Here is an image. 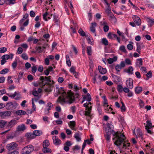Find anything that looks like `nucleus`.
<instances>
[{"instance_id": "f257e3e1", "label": "nucleus", "mask_w": 154, "mask_h": 154, "mask_svg": "<svg viewBox=\"0 0 154 154\" xmlns=\"http://www.w3.org/2000/svg\"><path fill=\"white\" fill-rule=\"evenodd\" d=\"M114 133L113 138L114 144L117 146L122 145L123 149H128L130 146V143L127 142V140L125 135L120 132H114Z\"/></svg>"}, {"instance_id": "f03ea898", "label": "nucleus", "mask_w": 154, "mask_h": 154, "mask_svg": "<svg viewBox=\"0 0 154 154\" xmlns=\"http://www.w3.org/2000/svg\"><path fill=\"white\" fill-rule=\"evenodd\" d=\"M54 92L57 95L60 94H61L63 97L62 100L64 102L71 104L74 102L75 100L74 94L71 91L66 93L64 91V89L63 88H59L58 86H56V89H55Z\"/></svg>"}, {"instance_id": "7ed1b4c3", "label": "nucleus", "mask_w": 154, "mask_h": 154, "mask_svg": "<svg viewBox=\"0 0 154 154\" xmlns=\"http://www.w3.org/2000/svg\"><path fill=\"white\" fill-rule=\"evenodd\" d=\"M51 76L48 77L41 76L39 78V83L41 87H44L51 82Z\"/></svg>"}, {"instance_id": "20e7f679", "label": "nucleus", "mask_w": 154, "mask_h": 154, "mask_svg": "<svg viewBox=\"0 0 154 154\" xmlns=\"http://www.w3.org/2000/svg\"><path fill=\"white\" fill-rule=\"evenodd\" d=\"M17 106V103L15 102H9L5 105L6 109L13 110L16 109Z\"/></svg>"}, {"instance_id": "39448f33", "label": "nucleus", "mask_w": 154, "mask_h": 154, "mask_svg": "<svg viewBox=\"0 0 154 154\" xmlns=\"http://www.w3.org/2000/svg\"><path fill=\"white\" fill-rule=\"evenodd\" d=\"M34 147L31 145H29L23 148V149L26 153L30 154L34 150Z\"/></svg>"}, {"instance_id": "423d86ee", "label": "nucleus", "mask_w": 154, "mask_h": 154, "mask_svg": "<svg viewBox=\"0 0 154 154\" xmlns=\"http://www.w3.org/2000/svg\"><path fill=\"white\" fill-rule=\"evenodd\" d=\"M125 66V62L123 61L121 62L120 64H117L115 66V69L117 71L116 72L117 74H119V72H120L121 69L122 68H124Z\"/></svg>"}, {"instance_id": "0eeeda50", "label": "nucleus", "mask_w": 154, "mask_h": 154, "mask_svg": "<svg viewBox=\"0 0 154 154\" xmlns=\"http://www.w3.org/2000/svg\"><path fill=\"white\" fill-rule=\"evenodd\" d=\"M46 92H51L53 89V86L49 83L45 86L42 87Z\"/></svg>"}, {"instance_id": "6e6552de", "label": "nucleus", "mask_w": 154, "mask_h": 154, "mask_svg": "<svg viewBox=\"0 0 154 154\" xmlns=\"http://www.w3.org/2000/svg\"><path fill=\"white\" fill-rule=\"evenodd\" d=\"M11 115V112L9 111H6L0 112V117L2 118H5V117H8Z\"/></svg>"}, {"instance_id": "1a4fd4ad", "label": "nucleus", "mask_w": 154, "mask_h": 154, "mask_svg": "<svg viewBox=\"0 0 154 154\" xmlns=\"http://www.w3.org/2000/svg\"><path fill=\"white\" fill-rule=\"evenodd\" d=\"M17 146V144L16 143L12 142L8 144L6 146V148L8 150H11L16 148Z\"/></svg>"}, {"instance_id": "9d476101", "label": "nucleus", "mask_w": 154, "mask_h": 154, "mask_svg": "<svg viewBox=\"0 0 154 154\" xmlns=\"http://www.w3.org/2000/svg\"><path fill=\"white\" fill-rule=\"evenodd\" d=\"M53 143L56 146L59 145L61 143V141L58 138L57 136H54L52 137Z\"/></svg>"}, {"instance_id": "9b49d317", "label": "nucleus", "mask_w": 154, "mask_h": 154, "mask_svg": "<svg viewBox=\"0 0 154 154\" xmlns=\"http://www.w3.org/2000/svg\"><path fill=\"white\" fill-rule=\"evenodd\" d=\"M126 85L127 87L131 89L133 88V81L132 79L129 78V79L126 80Z\"/></svg>"}, {"instance_id": "f8f14e48", "label": "nucleus", "mask_w": 154, "mask_h": 154, "mask_svg": "<svg viewBox=\"0 0 154 154\" xmlns=\"http://www.w3.org/2000/svg\"><path fill=\"white\" fill-rule=\"evenodd\" d=\"M133 19L137 25L140 26L141 25V20L139 17L136 15H134L133 16Z\"/></svg>"}, {"instance_id": "ddd939ff", "label": "nucleus", "mask_w": 154, "mask_h": 154, "mask_svg": "<svg viewBox=\"0 0 154 154\" xmlns=\"http://www.w3.org/2000/svg\"><path fill=\"white\" fill-rule=\"evenodd\" d=\"M53 107V105L51 102H48L47 103L46 108L45 109V113L48 114L49 113V111Z\"/></svg>"}, {"instance_id": "4468645a", "label": "nucleus", "mask_w": 154, "mask_h": 154, "mask_svg": "<svg viewBox=\"0 0 154 154\" xmlns=\"http://www.w3.org/2000/svg\"><path fill=\"white\" fill-rule=\"evenodd\" d=\"M17 123V122L16 120L14 119H12L8 122L7 125V126L9 128H12L14 127Z\"/></svg>"}, {"instance_id": "2eb2a0df", "label": "nucleus", "mask_w": 154, "mask_h": 154, "mask_svg": "<svg viewBox=\"0 0 154 154\" xmlns=\"http://www.w3.org/2000/svg\"><path fill=\"white\" fill-rule=\"evenodd\" d=\"M91 25L90 27V30L96 36V29L95 28L97 26V23L95 22H94L91 23Z\"/></svg>"}, {"instance_id": "dca6fc26", "label": "nucleus", "mask_w": 154, "mask_h": 154, "mask_svg": "<svg viewBox=\"0 0 154 154\" xmlns=\"http://www.w3.org/2000/svg\"><path fill=\"white\" fill-rule=\"evenodd\" d=\"M108 15L109 17V20L111 21L112 22L114 23H116L117 21L116 19L112 13H110Z\"/></svg>"}, {"instance_id": "f3484780", "label": "nucleus", "mask_w": 154, "mask_h": 154, "mask_svg": "<svg viewBox=\"0 0 154 154\" xmlns=\"http://www.w3.org/2000/svg\"><path fill=\"white\" fill-rule=\"evenodd\" d=\"M146 20L149 26H151L154 24V19H151L149 17H147Z\"/></svg>"}, {"instance_id": "a211bd4d", "label": "nucleus", "mask_w": 154, "mask_h": 154, "mask_svg": "<svg viewBox=\"0 0 154 154\" xmlns=\"http://www.w3.org/2000/svg\"><path fill=\"white\" fill-rule=\"evenodd\" d=\"M135 64L136 67H140L142 65L143 61L142 59L140 58L137 59Z\"/></svg>"}, {"instance_id": "6ab92c4d", "label": "nucleus", "mask_w": 154, "mask_h": 154, "mask_svg": "<svg viewBox=\"0 0 154 154\" xmlns=\"http://www.w3.org/2000/svg\"><path fill=\"white\" fill-rule=\"evenodd\" d=\"M26 128L24 124L19 125L17 128V131H23Z\"/></svg>"}, {"instance_id": "aec40b11", "label": "nucleus", "mask_w": 154, "mask_h": 154, "mask_svg": "<svg viewBox=\"0 0 154 154\" xmlns=\"http://www.w3.org/2000/svg\"><path fill=\"white\" fill-rule=\"evenodd\" d=\"M98 69L99 72L102 74H105L106 72V69L102 68L101 66H98Z\"/></svg>"}, {"instance_id": "412c9836", "label": "nucleus", "mask_w": 154, "mask_h": 154, "mask_svg": "<svg viewBox=\"0 0 154 154\" xmlns=\"http://www.w3.org/2000/svg\"><path fill=\"white\" fill-rule=\"evenodd\" d=\"M106 4L107 5V7H106V9L105 10V12L108 15L112 13L111 12V9L109 3L108 2H106Z\"/></svg>"}, {"instance_id": "4be33fe9", "label": "nucleus", "mask_w": 154, "mask_h": 154, "mask_svg": "<svg viewBox=\"0 0 154 154\" xmlns=\"http://www.w3.org/2000/svg\"><path fill=\"white\" fill-rule=\"evenodd\" d=\"M133 69L132 66L129 67L127 69L125 70V72L128 73L129 75H132L133 73Z\"/></svg>"}, {"instance_id": "5701e85b", "label": "nucleus", "mask_w": 154, "mask_h": 154, "mask_svg": "<svg viewBox=\"0 0 154 154\" xmlns=\"http://www.w3.org/2000/svg\"><path fill=\"white\" fill-rule=\"evenodd\" d=\"M34 136H39L41 135L42 132L41 131L37 130H35L33 132Z\"/></svg>"}, {"instance_id": "b1692460", "label": "nucleus", "mask_w": 154, "mask_h": 154, "mask_svg": "<svg viewBox=\"0 0 154 154\" xmlns=\"http://www.w3.org/2000/svg\"><path fill=\"white\" fill-rule=\"evenodd\" d=\"M15 113L17 115L22 116L24 115L26 113V112L25 111L23 110H18L15 112Z\"/></svg>"}, {"instance_id": "393cba45", "label": "nucleus", "mask_w": 154, "mask_h": 154, "mask_svg": "<svg viewBox=\"0 0 154 154\" xmlns=\"http://www.w3.org/2000/svg\"><path fill=\"white\" fill-rule=\"evenodd\" d=\"M74 137L76 139L77 141L79 142L81 141V139L79 133H75L74 135Z\"/></svg>"}, {"instance_id": "a878e982", "label": "nucleus", "mask_w": 154, "mask_h": 154, "mask_svg": "<svg viewBox=\"0 0 154 154\" xmlns=\"http://www.w3.org/2000/svg\"><path fill=\"white\" fill-rule=\"evenodd\" d=\"M42 151L44 153H50L51 152V149L48 147H43Z\"/></svg>"}, {"instance_id": "bb28decb", "label": "nucleus", "mask_w": 154, "mask_h": 154, "mask_svg": "<svg viewBox=\"0 0 154 154\" xmlns=\"http://www.w3.org/2000/svg\"><path fill=\"white\" fill-rule=\"evenodd\" d=\"M26 136L27 138L31 139H34L35 137L34 136L33 133H27Z\"/></svg>"}, {"instance_id": "cd10ccee", "label": "nucleus", "mask_w": 154, "mask_h": 154, "mask_svg": "<svg viewBox=\"0 0 154 154\" xmlns=\"http://www.w3.org/2000/svg\"><path fill=\"white\" fill-rule=\"evenodd\" d=\"M142 90V88L141 87H137L135 88V92L137 94H139L141 93Z\"/></svg>"}, {"instance_id": "c85d7f7f", "label": "nucleus", "mask_w": 154, "mask_h": 154, "mask_svg": "<svg viewBox=\"0 0 154 154\" xmlns=\"http://www.w3.org/2000/svg\"><path fill=\"white\" fill-rule=\"evenodd\" d=\"M109 131H108V132L106 133V134L105 136L106 140L108 142H109L110 139V135L111 134V131L109 132Z\"/></svg>"}, {"instance_id": "c756f323", "label": "nucleus", "mask_w": 154, "mask_h": 154, "mask_svg": "<svg viewBox=\"0 0 154 154\" xmlns=\"http://www.w3.org/2000/svg\"><path fill=\"white\" fill-rule=\"evenodd\" d=\"M69 125L72 129L74 130L75 131L76 130L74 128L75 125V122L74 121H72L70 122L69 124Z\"/></svg>"}, {"instance_id": "7c9ffc66", "label": "nucleus", "mask_w": 154, "mask_h": 154, "mask_svg": "<svg viewBox=\"0 0 154 154\" xmlns=\"http://www.w3.org/2000/svg\"><path fill=\"white\" fill-rule=\"evenodd\" d=\"M49 145V141L47 140H45L43 143V147H48Z\"/></svg>"}, {"instance_id": "2f4dec72", "label": "nucleus", "mask_w": 154, "mask_h": 154, "mask_svg": "<svg viewBox=\"0 0 154 154\" xmlns=\"http://www.w3.org/2000/svg\"><path fill=\"white\" fill-rule=\"evenodd\" d=\"M117 60L116 57H114L113 58H110L108 59V62L109 64H111L114 62L116 61Z\"/></svg>"}, {"instance_id": "473e14b6", "label": "nucleus", "mask_w": 154, "mask_h": 154, "mask_svg": "<svg viewBox=\"0 0 154 154\" xmlns=\"http://www.w3.org/2000/svg\"><path fill=\"white\" fill-rule=\"evenodd\" d=\"M73 24L74 26V28H73L72 26H70V28L72 30V32L74 33H76V29L78 28L77 26H76V24L74 23L73 22Z\"/></svg>"}, {"instance_id": "72a5a7b5", "label": "nucleus", "mask_w": 154, "mask_h": 154, "mask_svg": "<svg viewBox=\"0 0 154 154\" xmlns=\"http://www.w3.org/2000/svg\"><path fill=\"white\" fill-rule=\"evenodd\" d=\"M119 50L125 53H127V51L125 49V46L124 45L121 46L119 48Z\"/></svg>"}, {"instance_id": "f704fd0d", "label": "nucleus", "mask_w": 154, "mask_h": 154, "mask_svg": "<svg viewBox=\"0 0 154 154\" xmlns=\"http://www.w3.org/2000/svg\"><path fill=\"white\" fill-rule=\"evenodd\" d=\"M6 4L8 5H13L15 3V0H5Z\"/></svg>"}, {"instance_id": "c9c22d12", "label": "nucleus", "mask_w": 154, "mask_h": 154, "mask_svg": "<svg viewBox=\"0 0 154 154\" xmlns=\"http://www.w3.org/2000/svg\"><path fill=\"white\" fill-rule=\"evenodd\" d=\"M102 98L103 99V103L104 104V106L105 105H107L106 106V107H108L109 105H108V102L107 99H106V97L105 96H102Z\"/></svg>"}, {"instance_id": "e433bc0d", "label": "nucleus", "mask_w": 154, "mask_h": 154, "mask_svg": "<svg viewBox=\"0 0 154 154\" xmlns=\"http://www.w3.org/2000/svg\"><path fill=\"white\" fill-rule=\"evenodd\" d=\"M146 122L147 124L145 126V128H152V123L151 121L149 120H147Z\"/></svg>"}, {"instance_id": "4c0bfd02", "label": "nucleus", "mask_w": 154, "mask_h": 154, "mask_svg": "<svg viewBox=\"0 0 154 154\" xmlns=\"http://www.w3.org/2000/svg\"><path fill=\"white\" fill-rule=\"evenodd\" d=\"M29 17V14L27 13H26L23 16V18L20 20V23H22L24 21L27 19Z\"/></svg>"}, {"instance_id": "58836bf2", "label": "nucleus", "mask_w": 154, "mask_h": 154, "mask_svg": "<svg viewBox=\"0 0 154 154\" xmlns=\"http://www.w3.org/2000/svg\"><path fill=\"white\" fill-rule=\"evenodd\" d=\"M101 43L104 45L106 46L108 44V42L106 38H103L101 39Z\"/></svg>"}, {"instance_id": "ea45409f", "label": "nucleus", "mask_w": 154, "mask_h": 154, "mask_svg": "<svg viewBox=\"0 0 154 154\" xmlns=\"http://www.w3.org/2000/svg\"><path fill=\"white\" fill-rule=\"evenodd\" d=\"M66 63L67 65L69 66H71V62L70 60L69 57L68 55H66Z\"/></svg>"}, {"instance_id": "a19ab883", "label": "nucleus", "mask_w": 154, "mask_h": 154, "mask_svg": "<svg viewBox=\"0 0 154 154\" xmlns=\"http://www.w3.org/2000/svg\"><path fill=\"white\" fill-rule=\"evenodd\" d=\"M123 88L122 85H118L117 88L118 91L119 92H122Z\"/></svg>"}, {"instance_id": "79ce46f5", "label": "nucleus", "mask_w": 154, "mask_h": 154, "mask_svg": "<svg viewBox=\"0 0 154 154\" xmlns=\"http://www.w3.org/2000/svg\"><path fill=\"white\" fill-rule=\"evenodd\" d=\"M97 109L98 111V113L100 115L102 114V112L101 106L100 104H98L97 106Z\"/></svg>"}, {"instance_id": "37998d69", "label": "nucleus", "mask_w": 154, "mask_h": 154, "mask_svg": "<svg viewBox=\"0 0 154 154\" xmlns=\"http://www.w3.org/2000/svg\"><path fill=\"white\" fill-rule=\"evenodd\" d=\"M6 123L7 122L4 120L0 121V128H3Z\"/></svg>"}, {"instance_id": "c03bdc74", "label": "nucleus", "mask_w": 154, "mask_h": 154, "mask_svg": "<svg viewBox=\"0 0 154 154\" xmlns=\"http://www.w3.org/2000/svg\"><path fill=\"white\" fill-rule=\"evenodd\" d=\"M21 57L24 60H27L28 59V57L26 53L22 54L21 55Z\"/></svg>"}, {"instance_id": "a18cd8bd", "label": "nucleus", "mask_w": 154, "mask_h": 154, "mask_svg": "<svg viewBox=\"0 0 154 154\" xmlns=\"http://www.w3.org/2000/svg\"><path fill=\"white\" fill-rule=\"evenodd\" d=\"M48 13L47 11L43 14V19L45 21H47L48 20V19H47V18H48Z\"/></svg>"}, {"instance_id": "49530a36", "label": "nucleus", "mask_w": 154, "mask_h": 154, "mask_svg": "<svg viewBox=\"0 0 154 154\" xmlns=\"http://www.w3.org/2000/svg\"><path fill=\"white\" fill-rule=\"evenodd\" d=\"M83 97H85V100L88 102L90 101L91 100L90 94L89 93L87 94L85 96Z\"/></svg>"}, {"instance_id": "de8ad7c7", "label": "nucleus", "mask_w": 154, "mask_h": 154, "mask_svg": "<svg viewBox=\"0 0 154 154\" xmlns=\"http://www.w3.org/2000/svg\"><path fill=\"white\" fill-rule=\"evenodd\" d=\"M87 52L88 55H91V48L88 46L87 48Z\"/></svg>"}, {"instance_id": "09e8293b", "label": "nucleus", "mask_w": 154, "mask_h": 154, "mask_svg": "<svg viewBox=\"0 0 154 154\" xmlns=\"http://www.w3.org/2000/svg\"><path fill=\"white\" fill-rule=\"evenodd\" d=\"M58 16L56 14L54 13V22L56 23L57 24H58L57 23L58 22V20L57 18Z\"/></svg>"}, {"instance_id": "8fccbe9b", "label": "nucleus", "mask_w": 154, "mask_h": 154, "mask_svg": "<svg viewBox=\"0 0 154 154\" xmlns=\"http://www.w3.org/2000/svg\"><path fill=\"white\" fill-rule=\"evenodd\" d=\"M8 69L7 68L3 69L0 72V74H5L8 72Z\"/></svg>"}, {"instance_id": "3c124183", "label": "nucleus", "mask_w": 154, "mask_h": 154, "mask_svg": "<svg viewBox=\"0 0 154 154\" xmlns=\"http://www.w3.org/2000/svg\"><path fill=\"white\" fill-rule=\"evenodd\" d=\"M78 32L81 36H85V32L82 29H79L78 31Z\"/></svg>"}, {"instance_id": "603ef678", "label": "nucleus", "mask_w": 154, "mask_h": 154, "mask_svg": "<svg viewBox=\"0 0 154 154\" xmlns=\"http://www.w3.org/2000/svg\"><path fill=\"white\" fill-rule=\"evenodd\" d=\"M136 132L137 134V135L138 136H139L140 137H142V134L141 132V130L139 129L138 128Z\"/></svg>"}, {"instance_id": "864d4df0", "label": "nucleus", "mask_w": 154, "mask_h": 154, "mask_svg": "<svg viewBox=\"0 0 154 154\" xmlns=\"http://www.w3.org/2000/svg\"><path fill=\"white\" fill-rule=\"evenodd\" d=\"M121 103L122 104V106L121 107V109L122 112H124L125 111V105L123 102H122Z\"/></svg>"}, {"instance_id": "5fc2aeb1", "label": "nucleus", "mask_w": 154, "mask_h": 154, "mask_svg": "<svg viewBox=\"0 0 154 154\" xmlns=\"http://www.w3.org/2000/svg\"><path fill=\"white\" fill-rule=\"evenodd\" d=\"M137 49L136 51L138 52L139 54L140 53V45L139 43H137Z\"/></svg>"}, {"instance_id": "6e6d98bb", "label": "nucleus", "mask_w": 154, "mask_h": 154, "mask_svg": "<svg viewBox=\"0 0 154 154\" xmlns=\"http://www.w3.org/2000/svg\"><path fill=\"white\" fill-rule=\"evenodd\" d=\"M87 40L88 44L91 45H93V40H91V38L89 37H88L86 38Z\"/></svg>"}, {"instance_id": "4d7b16f0", "label": "nucleus", "mask_w": 154, "mask_h": 154, "mask_svg": "<svg viewBox=\"0 0 154 154\" xmlns=\"http://www.w3.org/2000/svg\"><path fill=\"white\" fill-rule=\"evenodd\" d=\"M106 125L107 128H108V130H111V129H112L113 127V125H112V124L111 123H107Z\"/></svg>"}, {"instance_id": "13d9d810", "label": "nucleus", "mask_w": 154, "mask_h": 154, "mask_svg": "<svg viewBox=\"0 0 154 154\" xmlns=\"http://www.w3.org/2000/svg\"><path fill=\"white\" fill-rule=\"evenodd\" d=\"M5 145L4 144H0V153L2 152L4 150V146Z\"/></svg>"}, {"instance_id": "bf43d9fd", "label": "nucleus", "mask_w": 154, "mask_h": 154, "mask_svg": "<svg viewBox=\"0 0 154 154\" xmlns=\"http://www.w3.org/2000/svg\"><path fill=\"white\" fill-rule=\"evenodd\" d=\"M24 73V72H20L18 74V78H17V79L18 80H20L21 79L23 78V75Z\"/></svg>"}, {"instance_id": "052dcab7", "label": "nucleus", "mask_w": 154, "mask_h": 154, "mask_svg": "<svg viewBox=\"0 0 154 154\" xmlns=\"http://www.w3.org/2000/svg\"><path fill=\"white\" fill-rule=\"evenodd\" d=\"M125 63H126L128 65H131V63L130 60L128 58H126L125 60Z\"/></svg>"}, {"instance_id": "680f3d73", "label": "nucleus", "mask_w": 154, "mask_h": 154, "mask_svg": "<svg viewBox=\"0 0 154 154\" xmlns=\"http://www.w3.org/2000/svg\"><path fill=\"white\" fill-rule=\"evenodd\" d=\"M70 71L71 72L73 73L74 75L76 74V72L75 71V68L73 66H72L70 69Z\"/></svg>"}, {"instance_id": "e2e57ef3", "label": "nucleus", "mask_w": 154, "mask_h": 154, "mask_svg": "<svg viewBox=\"0 0 154 154\" xmlns=\"http://www.w3.org/2000/svg\"><path fill=\"white\" fill-rule=\"evenodd\" d=\"M23 51V48L21 47H19L18 48L17 50V53L18 54H21Z\"/></svg>"}, {"instance_id": "0e129e2a", "label": "nucleus", "mask_w": 154, "mask_h": 154, "mask_svg": "<svg viewBox=\"0 0 154 154\" xmlns=\"http://www.w3.org/2000/svg\"><path fill=\"white\" fill-rule=\"evenodd\" d=\"M17 61H14L12 64V66L14 69L17 67Z\"/></svg>"}, {"instance_id": "69168bd1", "label": "nucleus", "mask_w": 154, "mask_h": 154, "mask_svg": "<svg viewBox=\"0 0 154 154\" xmlns=\"http://www.w3.org/2000/svg\"><path fill=\"white\" fill-rule=\"evenodd\" d=\"M73 88V90L75 92H76L79 90V87H78V86L76 84L74 85Z\"/></svg>"}, {"instance_id": "338daca9", "label": "nucleus", "mask_w": 154, "mask_h": 154, "mask_svg": "<svg viewBox=\"0 0 154 154\" xmlns=\"http://www.w3.org/2000/svg\"><path fill=\"white\" fill-rule=\"evenodd\" d=\"M103 29L105 32H106L109 30V27L107 25H105L103 27Z\"/></svg>"}, {"instance_id": "774afa93", "label": "nucleus", "mask_w": 154, "mask_h": 154, "mask_svg": "<svg viewBox=\"0 0 154 154\" xmlns=\"http://www.w3.org/2000/svg\"><path fill=\"white\" fill-rule=\"evenodd\" d=\"M146 5L149 8H152L154 9V4H146Z\"/></svg>"}]
</instances>
